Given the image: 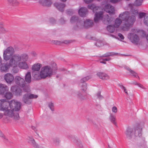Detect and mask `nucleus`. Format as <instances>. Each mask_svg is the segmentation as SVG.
<instances>
[{
    "label": "nucleus",
    "mask_w": 148,
    "mask_h": 148,
    "mask_svg": "<svg viewBox=\"0 0 148 148\" xmlns=\"http://www.w3.org/2000/svg\"><path fill=\"white\" fill-rule=\"evenodd\" d=\"M28 59V56L26 53H23L21 55L16 54L13 55L10 60V65L13 67L18 66L21 69H27L28 66L26 62Z\"/></svg>",
    "instance_id": "f257e3e1"
},
{
    "label": "nucleus",
    "mask_w": 148,
    "mask_h": 148,
    "mask_svg": "<svg viewBox=\"0 0 148 148\" xmlns=\"http://www.w3.org/2000/svg\"><path fill=\"white\" fill-rule=\"evenodd\" d=\"M129 14V12L125 11L120 14L119 15V18H122L123 21V23L120 26L121 29L123 31H128L136 21L135 15L130 16Z\"/></svg>",
    "instance_id": "f03ea898"
},
{
    "label": "nucleus",
    "mask_w": 148,
    "mask_h": 148,
    "mask_svg": "<svg viewBox=\"0 0 148 148\" xmlns=\"http://www.w3.org/2000/svg\"><path fill=\"white\" fill-rule=\"evenodd\" d=\"M21 105V103L17 101L14 100L11 101L9 104L10 108L11 109H9L8 107L5 111L4 114L10 117H12L15 120H18L19 117L18 113L14 112V111H18L20 109Z\"/></svg>",
    "instance_id": "7ed1b4c3"
},
{
    "label": "nucleus",
    "mask_w": 148,
    "mask_h": 148,
    "mask_svg": "<svg viewBox=\"0 0 148 148\" xmlns=\"http://www.w3.org/2000/svg\"><path fill=\"white\" fill-rule=\"evenodd\" d=\"M15 82L17 85L22 88L25 92H28L30 91L29 87L26 84L23 78L19 76H17L15 77Z\"/></svg>",
    "instance_id": "20e7f679"
},
{
    "label": "nucleus",
    "mask_w": 148,
    "mask_h": 148,
    "mask_svg": "<svg viewBox=\"0 0 148 148\" xmlns=\"http://www.w3.org/2000/svg\"><path fill=\"white\" fill-rule=\"evenodd\" d=\"M41 75L43 79L47 77H50L53 74V69L49 66H46L42 67L41 69Z\"/></svg>",
    "instance_id": "39448f33"
},
{
    "label": "nucleus",
    "mask_w": 148,
    "mask_h": 148,
    "mask_svg": "<svg viewBox=\"0 0 148 148\" xmlns=\"http://www.w3.org/2000/svg\"><path fill=\"white\" fill-rule=\"evenodd\" d=\"M15 51L14 48L10 46L4 50L3 53V59L5 61L10 60L13 56Z\"/></svg>",
    "instance_id": "423d86ee"
},
{
    "label": "nucleus",
    "mask_w": 148,
    "mask_h": 148,
    "mask_svg": "<svg viewBox=\"0 0 148 148\" xmlns=\"http://www.w3.org/2000/svg\"><path fill=\"white\" fill-rule=\"evenodd\" d=\"M38 97L36 95L31 94L29 93H26L23 95V100L24 103L29 104L32 102V99L36 98Z\"/></svg>",
    "instance_id": "0eeeda50"
},
{
    "label": "nucleus",
    "mask_w": 148,
    "mask_h": 148,
    "mask_svg": "<svg viewBox=\"0 0 148 148\" xmlns=\"http://www.w3.org/2000/svg\"><path fill=\"white\" fill-rule=\"evenodd\" d=\"M127 38L131 42L134 44L137 45L139 42V37L136 34L133 33H130L128 35Z\"/></svg>",
    "instance_id": "6e6552de"
},
{
    "label": "nucleus",
    "mask_w": 148,
    "mask_h": 148,
    "mask_svg": "<svg viewBox=\"0 0 148 148\" xmlns=\"http://www.w3.org/2000/svg\"><path fill=\"white\" fill-rule=\"evenodd\" d=\"M10 90L16 96H19L22 95V90L21 89L16 85H14L12 86Z\"/></svg>",
    "instance_id": "1a4fd4ad"
},
{
    "label": "nucleus",
    "mask_w": 148,
    "mask_h": 148,
    "mask_svg": "<svg viewBox=\"0 0 148 148\" xmlns=\"http://www.w3.org/2000/svg\"><path fill=\"white\" fill-rule=\"evenodd\" d=\"M104 9L105 11L108 13L109 14H113L115 13L114 7L110 4L106 5L104 8Z\"/></svg>",
    "instance_id": "9d476101"
},
{
    "label": "nucleus",
    "mask_w": 148,
    "mask_h": 148,
    "mask_svg": "<svg viewBox=\"0 0 148 148\" xmlns=\"http://www.w3.org/2000/svg\"><path fill=\"white\" fill-rule=\"evenodd\" d=\"M5 99H1L0 102V110L5 112L8 107L10 103L5 101Z\"/></svg>",
    "instance_id": "9b49d317"
},
{
    "label": "nucleus",
    "mask_w": 148,
    "mask_h": 148,
    "mask_svg": "<svg viewBox=\"0 0 148 148\" xmlns=\"http://www.w3.org/2000/svg\"><path fill=\"white\" fill-rule=\"evenodd\" d=\"M4 79L8 84H11L14 79V76L11 74L7 73L4 76Z\"/></svg>",
    "instance_id": "f8f14e48"
},
{
    "label": "nucleus",
    "mask_w": 148,
    "mask_h": 148,
    "mask_svg": "<svg viewBox=\"0 0 148 148\" xmlns=\"http://www.w3.org/2000/svg\"><path fill=\"white\" fill-rule=\"evenodd\" d=\"M10 60L8 64L2 63L0 65V69L2 72H6L10 66H13L10 65Z\"/></svg>",
    "instance_id": "ddd939ff"
},
{
    "label": "nucleus",
    "mask_w": 148,
    "mask_h": 148,
    "mask_svg": "<svg viewBox=\"0 0 148 148\" xmlns=\"http://www.w3.org/2000/svg\"><path fill=\"white\" fill-rule=\"evenodd\" d=\"M76 94L78 98L81 101L84 100L86 99V95L85 92L81 90L77 92Z\"/></svg>",
    "instance_id": "4468645a"
},
{
    "label": "nucleus",
    "mask_w": 148,
    "mask_h": 148,
    "mask_svg": "<svg viewBox=\"0 0 148 148\" xmlns=\"http://www.w3.org/2000/svg\"><path fill=\"white\" fill-rule=\"evenodd\" d=\"M134 134L136 136L140 137L142 135V128L140 125H138L133 128Z\"/></svg>",
    "instance_id": "2eb2a0df"
},
{
    "label": "nucleus",
    "mask_w": 148,
    "mask_h": 148,
    "mask_svg": "<svg viewBox=\"0 0 148 148\" xmlns=\"http://www.w3.org/2000/svg\"><path fill=\"white\" fill-rule=\"evenodd\" d=\"M125 134L127 137L129 139H131L134 134L133 128L128 127L125 132Z\"/></svg>",
    "instance_id": "dca6fc26"
},
{
    "label": "nucleus",
    "mask_w": 148,
    "mask_h": 148,
    "mask_svg": "<svg viewBox=\"0 0 148 148\" xmlns=\"http://www.w3.org/2000/svg\"><path fill=\"white\" fill-rule=\"evenodd\" d=\"M97 75L100 79L104 80L109 79L110 78L109 76L105 73L99 72L97 73Z\"/></svg>",
    "instance_id": "f3484780"
},
{
    "label": "nucleus",
    "mask_w": 148,
    "mask_h": 148,
    "mask_svg": "<svg viewBox=\"0 0 148 148\" xmlns=\"http://www.w3.org/2000/svg\"><path fill=\"white\" fill-rule=\"evenodd\" d=\"M9 91L8 87L6 85L0 84V94L3 95Z\"/></svg>",
    "instance_id": "a211bd4d"
},
{
    "label": "nucleus",
    "mask_w": 148,
    "mask_h": 148,
    "mask_svg": "<svg viewBox=\"0 0 148 148\" xmlns=\"http://www.w3.org/2000/svg\"><path fill=\"white\" fill-rule=\"evenodd\" d=\"M88 13L87 9L84 7H81L78 10L79 15L82 17L85 16Z\"/></svg>",
    "instance_id": "6ab92c4d"
},
{
    "label": "nucleus",
    "mask_w": 148,
    "mask_h": 148,
    "mask_svg": "<svg viewBox=\"0 0 148 148\" xmlns=\"http://www.w3.org/2000/svg\"><path fill=\"white\" fill-rule=\"evenodd\" d=\"M54 5L60 11L63 12L64 11V8L65 6V4L55 3Z\"/></svg>",
    "instance_id": "aec40b11"
},
{
    "label": "nucleus",
    "mask_w": 148,
    "mask_h": 148,
    "mask_svg": "<svg viewBox=\"0 0 148 148\" xmlns=\"http://www.w3.org/2000/svg\"><path fill=\"white\" fill-rule=\"evenodd\" d=\"M28 142L31 144L34 148H38L39 146L35 141L32 136H29L27 138Z\"/></svg>",
    "instance_id": "412c9836"
},
{
    "label": "nucleus",
    "mask_w": 148,
    "mask_h": 148,
    "mask_svg": "<svg viewBox=\"0 0 148 148\" xmlns=\"http://www.w3.org/2000/svg\"><path fill=\"white\" fill-rule=\"evenodd\" d=\"M103 13L102 12H96L95 14V17L94 18V21L95 22H98L99 20L101 19L103 17Z\"/></svg>",
    "instance_id": "4be33fe9"
},
{
    "label": "nucleus",
    "mask_w": 148,
    "mask_h": 148,
    "mask_svg": "<svg viewBox=\"0 0 148 148\" xmlns=\"http://www.w3.org/2000/svg\"><path fill=\"white\" fill-rule=\"evenodd\" d=\"M93 25V21L92 20L86 19L84 22V26L86 28L91 27Z\"/></svg>",
    "instance_id": "5701e85b"
},
{
    "label": "nucleus",
    "mask_w": 148,
    "mask_h": 148,
    "mask_svg": "<svg viewBox=\"0 0 148 148\" xmlns=\"http://www.w3.org/2000/svg\"><path fill=\"white\" fill-rule=\"evenodd\" d=\"M39 3L43 6H49L51 5L52 2L49 0H39Z\"/></svg>",
    "instance_id": "b1692460"
},
{
    "label": "nucleus",
    "mask_w": 148,
    "mask_h": 148,
    "mask_svg": "<svg viewBox=\"0 0 148 148\" xmlns=\"http://www.w3.org/2000/svg\"><path fill=\"white\" fill-rule=\"evenodd\" d=\"M32 75L34 77V79L36 80H39L41 79H43L41 76L40 72L39 73L38 72L32 71Z\"/></svg>",
    "instance_id": "393cba45"
},
{
    "label": "nucleus",
    "mask_w": 148,
    "mask_h": 148,
    "mask_svg": "<svg viewBox=\"0 0 148 148\" xmlns=\"http://www.w3.org/2000/svg\"><path fill=\"white\" fill-rule=\"evenodd\" d=\"M25 81L28 83H30L31 82V76L30 72H28L25 76Z\"/></svg>",
    "instance_id": "a878e982"
},
{
    "label": "nucleus",
    "mask_w": 148,
    "mask_h": 148,
    "mask_svg": "<svg viewBox=\"0 0 148 148\" xmlns=\"http://www.w3.org/2000/svg\"><path fill=\"white\" fill-rule=\"evenodd\" d=\"M41 66V65L39 63L34 64L32 67V71H39Z\"/></svg>",
    "instance_id": "bb28decb"
},
{
    "label": "nucleus",
    "mask_w": 148,
    "mask_h": 148,
    "mask_svg": "<svg viewBox=\"0 0 148 148\" xmlns=\"http://www.w3.org/2000/svg\"><path fill=\"white\" fill-rule=\"evenodd\" d=\"M125 68L126 69L129 71L132 76L137 78L138 79H140L138 75L135 72L131 70L128 67L126 66L125 67Z\"/></svg>",
    "instance_id": "cd10ccee"
},
{
    "label": "nucleus",
    "mask_w": 148,
    "mask_h": 148,
    "mask_svg": "<svg viewBox=\"0 0 148 148\" xmlns=\"http://www.w3.org/2000/svg\"><path fill=\"white\" fill-rule=\"evenodd\" d=\"M88 8L89 9L92 10L94 12H95L99 8L98 6H96V5L94 4H91L88 5Z\"/></svg>",
    "instance_id": "c85d7f7f"
},
{
    "label": "nucleus",
    "mask_w": 148,
    "mask_h": 148,
    "mask_svg": "<svg viewBox=\"0 0 148 148\" xmlns=\"http://www.w3.org/2000/svg\"><path fill=\"white\" fill-rule=\"evenodd\" d=\"M4 95V97L7 99H10L12 98L13 97V95L12 93L10 92H7L4 94L3 95Z\"/></svg>",
    "instance_id": "c756f323"
},
{
    "label": "nucleus",
    "mask_w": 148,
    "mask_h": 148,
    "mask_svg": "<svg viewBox=\"0 0 148 148\" xmlns=\"http://www.w3.org/2000/svg\"><path fill=\"white\" fill-rule=\"evenodd\" d=\"M122 22V20L119 18H117L114 21V26L115 27H118Z\"/></svg>",
    "instance_id": "7c9ffc66"
},
{
    "label": "nucleus",
    "mask_w": 148,
    "mask_h": 148,
    "mask_svg": "<svg viewBox=\"0 0 148 148\" xmlns=\"http://www.w3.org/2000/svg\"><path fill=\"white\" fill-rule=\"evenodd\" d=\"M115 27L112 25H108L107 26V30L111 33H113L115 30Z\"/></svg>",
    "instance_id": "2f4dec72"
},
{
    "label": "nucleus",
    "mask_w": 148,
    "mask_h": 148,
    "mask_svg": "<svg viewBox=\"0 0 148 148\" xmlns=\"http://www.w3.org/2000/svg\"><path fill=\"white\" fill-rule=\"evenodd\" d=\"M143 0H135L134 3V5L135 6H140L142 5Z\"/></svg>",
    "instance_id": "473e14b6"
},
{
    "label": "nucleus",
    "mask_w": 148,
    "mask_h": 148,
    "mask_svg": "<svg viewBox=\"0 0 148 148\" xmlns=\"http://www.w3.org/2000/svg\"><path fill=\"white\" fill-rule=\"evenodd\" d=\"M109 119L110 121L112 123H113L114 124L116 125V123L115 122V117L114 115L112 114H110Z\"/></svg>",
    "instance_id": "72a5a7b5"
},
{
    "label": "nucleus",
    "mask_w": 148,
    "mask_h": 148,
    "mask_svg": "<svg viewBox=\"0 0 148 148\" xmlns=\"http://www.w3.org/2000/svg\"><path fill=\"white\" fill-rule=\"evenodd\" d=\"M116 53L114 52H109L103 54L101 57H108L109 56H112L114 55Z\"/></svg>",
    "instance_id": "f704fd0d"
},
{
    "label": "nucleus",
    "mask_w": 148,
    "mask_h": 148,
    "mask_svg": "<svg viewBox=\"0 0 148 148\" xmlns=\"http://www.w3.org/2000/svg\"><path fill=\"white\" fill-rule=\"evenodd\" d=\"M78 20V17L73 16L71 18L70 22L71 23H73L77 21Z\"/></svg>",
    "instance_id": "c9c22d12"
},
{
    "label": "nucleus",
    "mask_w": 148,
    "mask_h": 148,
    "mask_svg": "<svg viewBox=\"0 0 148 148\" xmlns=\"http://www.w3.org/2000/svg\"><path fill=\"white\" fill-rule=\"evenodd\" d=\"M7 1L8 3L13 5L17 4L18 3V2L16 0H7Z\"/></svg>",
    "instance_id": "e433bc0d"
},
{
    "label": "nucleus",
    "mask_w": 148,
    "mask_h": 148,
    "mask_svg": "<svg viewBox=\"0 0 148 148\" xmlns=\"http://www.w3.org/2000/svg\"><path fill=\"white\" fill-rule=\"evenodd\" d=\"M53 142L56 144H58L60 142L59 139L57 137H55L52 139Z\"/></svg>",
    "instance_id": "4c0bfd02"
},
{
    "label": "nucleus",
    "mask_w": 148,
    "mask_h": 148,
    "mask_svg": "<svg viewBox=\"0 0 148 148\" xmlns=\"http://www.w3.org/2000/svg\"><path fill=\"white\" fill-rule=\"evenodd\" d=\"M90 78H91V77L89 76H88L86 77H84L82 78L80 80V82L82 83L85 82L89 79Z\"/></svg>",
    "instance_id": "58836bf2"
},
{
    "label": "nucleus",
    "mask_w": 148,
    "mask_h": 148,
    "mask_svg": "<svg viewBox=\"0 0 148 148\" xmlns=\"http://www.w3.org/2000/svg\"><path fill=\"white\" fill-rule=\"evenodd\" d=\"M83 24V21H82L78 22L77 23V28L81 29L83 27V26L82 24Z\"/></svg>",
    "instance_id": "ea45409f"
},
{
    "label": "nucleus",
    "mask_w": 148,
    "mask_h": 148,
    "mask_svg": "<svg viewBox=\"0 0 148 148\" xmlns=\"http://www.w3.org/2000/svg\"><path fill=\"white\" fill-rule=\"evenodd\" d=\"M146 14V13L143 12H140L138 14V16L139 18L141 19L144 17Z\"/></svg>",
    "instance_id": "a19ab883"
},
{
    "label": "nucleus",
    "mask_w": 148,
    "mask_h": 148,
    "mask_svg": "<svg viewBox=\"0 0 148 148\" xmlns=\"http://www.w3.org/2000/svg\"><path fill=\"white\" fill-rule=\"evenodd\" d=\"M102 42L101 41L97 40L95 43V45L97 47H99L102 46Z\"/></svg>",
    "instance_id": "79ce46f5"
},
{
    "label": "nucleus",
    "mask_w": 148,
    "mask_h": 148,
    "mask_svg": "<svg viewBox=\"0 0 148 148\" xmlns=\"http://www.w3.org/2000/svg\"><path fill=\"white\" fill-rule=\"evenodd\" d=\"M48 106L52 111H54V104L53 103L51 102L49 103Z\"/></svg>",
    "instance_id": "37998d69"
},
{
    "label": "nucleus",
    "mask_w": 148,
    "mask_h": 148,
    "mask_svg": "<svg viewBox=\"0 0 148 148\" xmlns=\"http://www.w3.org/2000/svg\"><path fill=\"white\" fill-rule=\"evenodd\" d=\"M75 41L74 40H66L63 41L62 43H65L66 44H70Z\"/></svg>",
    "instance_id": "c03bdc74"
},
{
    "label": "nucleus",
    "mask_w": 148,
    "mask_h": 148,
    "mask_svg": "<svg viewBox=\"0 0 148 148\" xmlns=\"http://www.w3.org/2000/svg\"><path fill=\"white\" fill-rule=\"evenodd\" d=\"M87 87L86 84L85 83H84L83 84L82 86V88L81 90L84 91V92H85L87 89Z\"/></svg>",
    "instance_id": "a18cd8bd"
},
{
    "label": "nucleus",
    "mask_w": 148,
    "mask_h": 148,
    "mask_svg": "<svg viewBox=\"0 0 148 148\" xmlns=\"http://www.w3.org/2000/svg\"><path fill=\"white\" fill-rule=\"evenodd\" d=\"M50 22L52 24H55L56 22V20L54 18H51L49 19Z\"/></svg>",
    "instance_id": "49530a36"
},
{
    "label": "nucleus",
    "mask_w": 148,
    "mask_h": 148,
    "mask_svg": "<svg viewBox=\"0 0 148 148\" xmlns=\"http://www.w3.org/2000/svg\"><path fill=\"white\" fill-rule=\"evenodd\" d=\"M97 98L99 99H102L103 98V97L101 95V92H99L97 94Z\"/></svg>",
    "instance_id": "de8ad7c7"
},
{
    "label": "nucleus",
    "mask_w": 148,
    "mask_h": 148,
    "mask_svg": "<svg viewBox=\"0 0 148 148\" xmlns=\"http://www.w3.org/2000/svg\"><path fill=\"white\" fill-rule=\"evenodd\" d=\"M2 138L3 140H4L5 143H6L9 142V140L8 139L5 135H4V136H3Z\"/></svg>",
    "instance_id": "09e8293b"
},
{
    "label": "nucleus",
    "mask_w": 148,
    "mask_h": 148,
    "mask_svg": "<svg viewBox=\"0 0 148 148\" xmlns=\"http://www.w3.org/2000/svg\"><path fill=\"white\" fill-rule=\"evenodd\" d=\"M67 13L68 15H71L73 14V11L72 10H67Z\"/></svg>",
    "instance_id": "8fccbe9b"
},
{
    "label": "nucleus",
    "mask_w": 148,
    "mask_h": 148,
    "mask_svg": "<svg viewBox=\"0 0 148 148\" xmlns=\"http://www.w3.org/2000/svg\"><path fill=\"white\" fill-rule=\"evenodd\" d=\"M112 111L113 112L116 113L117 111V108L115 106H113L112 108Z\"/></svg>",
    "instance_id": "3c124183"
},
{
    "label": "nucleus",
    "mask_w": 148,
    "mask_h": 148,
    "mask_svg": "<svg viewBox=\"0 0 148 148\" xmlns=\"http://www.w3.org/2000/svg\"><path fill=\"white\" fill-rule=\"evenodd\" d=\"M66 22V21L63 18H61V19L60 20V22L61 24H64Z\"/></svg>",
    "instance_id": "603ef678"
},
{
    "label": "nucleus",
    "mask_w": 148,
    "mask_h": 148,
    "mask_svg": "<svg viewBox=\"0 0 148 148\" xmlns=\"http://www.w3.org/2000/svg\"><path fill=\"white\" fill-rule=\"evenodd\" d=\"M132 14L135 15H137L138 13V12L137 10H132Z\"/></svg>",
    "instance_id": "864d4df0"
},
{
    "label": "nucleus",
    "mask_w": 148,
    "mask_h": 148,
    "mask_svg": "<svg viewBox=\"0 0 148 148\" xmlns=\"http://www.w3.org/2000/svg\"><path fill=\"white\" fill-rule=\"evenodd\" d=\"M113 20V18H108L107 19V21L108 22V23H111V21Z\"/></svg>",
    "instance_id": "5fc2aeb1"
},
{
    "label": "nucleus",
    "mask_w": 148,
    "mask_h": 148,
    "mask_svg": "<svg viewBox=\"0 0 148 148\" xmlns=\"http://www.w3.org/2000/svg\"><path fill=\"white\" fill-rule=\"evenodd\" d=\"M18 71V69L17 68H14L13 69V73H17Z\"/></svg>",
    "instance_id": "6e6d98bb"
},
{
    "label": "nucleus",
    "mask_w": 148,
    "mask_h": 148,
    "mask_svg": "<svg viewBox=\"0 0 148 148\" xmlns=\"http://www.w3.org/2000/svg\"><path fill=\"white\" fill-rule=\"evenodd\" d=\"M121 0H110V2L112 3H114L120 1Z\"/></svg>",
    "instance_id": "4d7b16f0"
},
{
    "label": "nucleus",
    "mask_w": 148,
    "mask_h": 148,
    "mask_svg": "<svg viewBox=\"0 0 148 148\" xmlns=\"http://www.w3.org/2000/svg\"><path fill=\"white\" fill-rule=\"evenodd\" d=\"M118 36L122 40H123L124 38V37L123 35L121 33H119L118 34Z\"/></svg>",
    "instance_id": "13d9d810"
},
{
    "label": "nucleus",
    "mask_w": 148,
    "mask_h": 148,
    "mask_svg": "<svg viewBox=\"0 0 148 148\" xmlns=\"http://www.w3.org/2000/svg\"><path fill=\"white\" fill-rule=\"evenodd\" d=\"M85 2L86 3H89L92 2L94 0H84Z\"/></svg>",
    "instance_id": "bf43d9fd"
},
{
    "label": "nucleus",
    "mask_w": 148,
    "mask_h": 148,
    "mask_svg": "<svg viewBox=\"0 0 148 148\" xmlns=\"http://www.w3.org/2000/svg\"><path fill=\"white\" fill-rule=\"evenodd\" d=\"M137 85L140 88H144V87L141 84L139 83H138Z\"/></svg>",
    "instance_id": "052dcab7"
},
{
    "label": "nucleus",
    "mask_w": 148,
    "mask_h": 148,
    "mask_svg": "<svg viewBox=\"0 0 148 148\" xmlns=\"http://www.w3.org/2000/svg\"><path fill=\"white\" fill-rule=\"evenodd\" d=\"M118 86L122 89H125V88L123 86V85H121V84H119L118 85Z\"/></svg>",
    "instance_id": "680f3d73"
},
{
    "label": "nucleus",
    "mask_w": 148,
    "mask_h": 148,
    "mask_svg": "<svg viewBox=\"0 0 148 148\" xmlns=\"http://www.w3.org/2000/svg\"><path fill=\"white\" fill-rule=\"evenodd\" d=\"M138 83H137V82L135 81H132V83H131V84H134L135 85H137Z\"/></svg>",
    "instance_id": "e2e57ef3"
},
{
    "label": "nucleus",
    "mask_w": 148,
    "mask_h": 148,
    "mask_svg": "<svg viewBox=\"0 0 148 148\" xmlns=\"http://www.w3.org/2000/svg\"><path fill=\"white\" fill-rule=\"evenodd\" d=\"M104 61H109L111 60V58H106L105 59H102Z\"/></svg>",
    "instance_id": "0e129e2a"
},
{
    "label": "nucleus",
    "mask_w": 148,
    "mask_h": 148,
    "mask_svg": "<svg viewBox=\"0 0 148 148\" xmlns=\"http://www.w3.org/2000/svg\"><path fill=\"white\" fill-rule=\"evenodd\" d=\"M53 42L55 44H57L58 43H59L60 42V41L57 40H53Z\"/></svg>",
    "instance_id": "69168bd1"
},
{
    "label": "nucleus",
    "mask_w": 148,
    "mask_h": 148,
    "mask_svg": "<svg viewBox=\"0 0 148 148\" xmlns=\"http://www.w3.org/2000/svg\"><path fill=\"white\" fill-rule=\"evenodd\" d=\"M31 53L32 54V55L33 56H35L37 55L36 53L35 52H32Z\"/></svg>",
    "instance_id": "338daca9"
},
{
    "label": "nucleus",
    "mask_w": 148,
    "mask_h": 148,
    "mask_svg": "<svg viewBox=\"0 0 148 148\" xmlns=\"http://www.w3.org/2000/svg\"><path fill=\"white\" fill-rule=\"evenodd\" d=\"M124 92H125V93L127 95H128V93L127 92V90L126 89V88H125V89H123Z\"/></svg>",
    "instance_id": "774afa93"
}]
</instances>
